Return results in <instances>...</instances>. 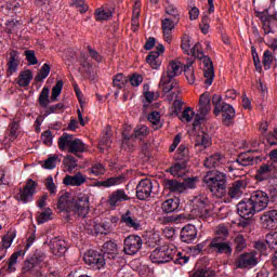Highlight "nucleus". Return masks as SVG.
Listing matches in <instances>:
<instances>
[{"label":"nucleus","mask_w":277,"mask_h":277,"mask_svg":"<svg viewBox=\"0 0 277 277\" xmlns=\"http://www.w3.org/2000/svg\"><path fill=\"white\" fill-rule=\"evenodd\" d=\"M57 209L78 215V217H87L90 213V194L79 193L76 197L70 198V194L65 193L58 198Z\"/></svg>","instance_id":"nucleus-1"},{"label":"nucleus","mask_w":277,"mask_h":277,"mask_svg":"<svg viewBox=\"0 0 277 277\" xmlns=\"http://www.w3.org/2000/svg\"><path fill=\"white\" fill-rule=\"evenodd\" d=\"M203 183L215 198H224L226 196V175L224 172H207L203 176Z\"/></svg>","instance_id":"nucleus-2"},{"label":"nucleus","mask_w":277,"mask_h":277,"mask_svg":"<svg viewBox=\"0 0 277 277\" xmlns=\"http://www.w3.org/2000/svg\"><path fill=\"white\" fill-rule=\"evenodd\" d=\"M192 53L188 55H193V57H197L203 64V77H205V84L211 85L213 83V79H215V69L213 68V62L209 56L205 55L202 52V45L200 43H196L190 49Z\"/></svg>","instance_id":"nucleus-3"},{"label":"nucleus","mask_w":277,"mask_h":277,"mask_svg":"<svg viewBox=\"0 0 277 277\" xmlns=\"http://www.w3.org/2000/svg\"><path fill=\"white\" fill-rule=\"evenodd\" d=\"M60 150H68L72 155H79V153H85V143L80 138H75L74 135L64 133L58 138Z\"/></svg>","instance_id":"nucleus-4"},{"label":"nucleus","mask_w":277,"mask_h":277,"mask_svg":"<svg viewBox=\"0 0 277 277\" xmlns=\"http://www.w3.org/2000/svg\"><path fill=\"white\" fill-rule=\"evenodd\" d=\"M47 260V253L40 249H37L30 256H28L24 266L22 267V274L26 276H36V272L40 269V265Z\"/></svg>","instance_id":"nucleus-5"},{"label":"nucleus","mask_w":277,"mask_h":277,"mask_svg":"<svg viewBox=\"0 0 277 277\" xmlns=\"http://www.w3.org/2000/svg\"><path fill=\"white\" fill-rule=\"evenodd\" d=\"M193 213L200 220H207L213 215L211 211V205L209 203V197L206 194H200L193 199Z\"/></svg>","instance_id":"nucleus-6"},{"label":"nucleus","mask_w":277,"mask_h":277,"mask_svg":"<svg viewBox=\"0 0 277 277\" xmlns=\"http://www.w3.org/2000/svg\"><path fill=\"white\" fill-rule=\"evenodd\" d=\"M173 258L174 249L170 248L169 246H162L160 248H157L149 255L151 263H156L158 265H161L163 263H170Z\"/></svg>","instance_id":"nucleus-7"},{"label":"nucleus","mask_w":277,"mask_h":277,"mask_svg":"<svg viewBox=\"0 0 277 277\" xmlns=\"http://www.w3.org/2000/svg\"><path fill=\"white\" fill-rule=\"evenodd\" d=\"M208 249L212 254H225L226 256H230V254H233L230 242L220 237H213L208 245Z\"/></svg>","instance_id":"nucleus-8"},{"label":"nucleus","mask_w":277,"mask_h":277,"mask_svg":"<svg viewBox=\"0 0 277 277\" xmlns=\"http://www.w3.org/2000/svg\"><path fill=\"white\" fill-rule=\"evenodd\" d=\"M249 200L258 213H260V211H265L267 205H269V196L263 190L252 192Z\"/></svg>","instance_id":"nucleus-9"},{"label":"nucleus","mask_w":277,"mask_h":277,"mask_svg":"<svg viewBox=\"0 0 277 277\" xmlns=\"http://www.w3.org/2000/svg\"><path fill=\"white\" fill-rule=\"evenodd\" d=\"M83 259L85 265H89L91 269H103L105 267V258L97 251H88Z\"/></svg>","instance_id":"nucleus-10"},{"label":"nucleus","mask_w":277,"mask_h":277,"mask_svg":"<svg viewBox=\"0 0 277 277\" xmlns=\"http://www.w3.org/2000/svg\"><path fill=\"white\" fill-rule=\"evenodd\" d=\"M142 250V238L140 236L131 235L124 239L123 242V252L132 256L137 254Z\"/></svg>","instance_id":"nucleus-11"},{"label":"nucleus","mask_w":277,"mask_h":277,"mask_svg":"<svg viewBox=\"0 0 277 277\" xmlns=\"http://www.w3.org/2000/svg\"><path fill=\"white\" fill-rule=\"evenodd\" d=\"M255 265H259V260L254 252L242 253L236 260V267L238 269H250L255 267Z\"/></svg>","instance_id":"nucleus-12"},{"label":"nucleus","mask_w":277,"mask_h":277,"mask_svg":"<svg viewBox=\"0 0 277 277\" xmlns=\"http://www.w3.org/2000/svg\"><path fill=\"white\" fill-rule=\"evenodd\" d=\"M153 196V182L150 179H144L136 185V198L138 200H148Z\"/></svg>","instance_id":"nucleus-13"},{"label":"nucleus","mask_w":277,"mask_h":277,"mask_svg":"<svg viewBox=\"0 0 277 277\" xmlns=\"http://www.w3.org/2000/svg\"><path fill=\"white\" fill-rule=\"evenodd\" d=\"M34 194H36V183L34 180H28L23 189L19 190L16 198L19 202L27 205L34 200Z\"/></svg>","instance_id":"nucleus-14"},{"label":"nucleus","mask_w":277,"mask_h":277,"mask_svg":"<svg viewBox=\"0 0 277 277\" xmlns=\"http://www.w3.org/2000/svg\"><path fill=\"white\" fill-rule=\"evenodd\" d=\"M50 252L54 256H64L68 250V245L66 240L62 239L61 237L52 238L49 243Z\"/></svg>","instance_id":"nucleus-15"},{"label":"nucleus","mask_w":277,"mask_h":277,"mask_svg":"<svg viewBox=\"0 0 277 277\" xmlns=\"http://www.w3.org/2000/svg\"><path fill=\"white\" fill-rule=\"evenodd\" d=\"M127 200H131V197L127 195L124 189H117L108 196L107 205L110 209H116V207H120V205L127 202Z\"/></svg>","instance_id":"nucleus-16"},{"label":"nucleus","mask_w":277,"mask_h":277,"mask_svg":"<svg viewBox=\"0 0 277 277\" xmlns=\"http://www.w3.org/2000/svg\"><path fill=\"white\" fill-rule=\"evenodd\" d=\"M182 72L183 64L181 62L171 61L167 71L162 74V83H166V81H172L174 77H179Z\"/></svg>","instance_id":"nucleus-17"},{"label":"nucleus","mask_w":277,"mask_h":277,"mask_svg":"<svg viewBox=\"0 0 277 277\" xmlns=\"http://www.w3.org/2000/svg\"><path fill=\"white\" fill-rule=\"evenodd\" d=\"M276 170V164L274 162H266L259 167L255 173V180L263 182L268 181V179H272V175L274 174Z\"/></svg>","instance_id":"nucleus-18"},{"label":"nucleus","mask_w":277,"mask_h":277,"mask_svg":"<svg viewBox=\"0 0 277 277\" xmlns=\"http://www.w3.org/2000/svg\"><path fill=\"white\" fill-rule=\"evenodd\" d=\"M88 182V176H85L81 172H77L74 175H66L63 180V185L69 186V187H81V185H84V183Z\"/></svg>","instance_id":"nucleus-19"},{"label":"nucleus","mask_w":277,"mask_h":277,"mask_svg":"<svg viewBox=\"0 0 277 277\" xmlns=\"http://www.w3.org/2000/svg\"><path fill=\"white\" fill-rule=\"evenodd\" d=\"M237 211H238V215H240V217H243V219L252 217V215H254L255 213H259V211L255 210L250 199H248L247 201H240L237 205Z\"/></svg>","instance_id":"nucleus-20"},{"label":"nucleus","mask_w":277,"mask_h":277,"mask_svg":"<svg viewBox=\"0 0 277 277\" xmlns=\"http://www.w3.org/2000/svg\"><path fill=\"white\" fill-rule=\"evenodd\" d=\"M166 51V47L163 44H158L155 51H151L149 55L146 57L147 64L154 69L157 70L161 66V61L159 60V55Z\"/></svg>","instance_id":"nucleus-21"},{"label":"nucleus","mask_w":277,"mask_h":277,"mask_svg":"<svg viewBox=\"0 0 277 277\" xmlns=\"http://www.w3.org/2000/svg\"><path fill=\"white\" fill-rule=\"evenodd\" d=\"M180 237L184 243H193L198 237V229H196V226L188 224L182 228Z\"/></svg>","instance_id":"nucleus-22"},{"label":"nucleus","mask_w":277,"mask_h":277,"mask_svg":"<svg viewBox=\"0 0 277 277\" xmlns=\"http://www.w3.org/2000/svg\"><path fill=\"white\" fill-rule=\"evenodd\" d=\"M261 222L263 228H267L268 230L274 229L277 226V210L266 211L261 216Z\"/></svg>","instance_id":"nucleus-23"},{"label":"nucleus","mask_w":277,"mask_h":277,"mask_svg":"<svg viewBox=\"0 0 277 277\" xmlns=\"http://www.w3.org/2000/svg\"><path fill=\"white\" fill-rule=\"evenodd\" d=\"M21 65V61L18 60V52L16 50H12L10 52V57L6 63V77H12L14 72L18 71V66Z\"/></svg>","instance_id":"nucleus-24"},{"label":"nucleus","mask_w":277,"mask_h":277,"mask_svg":"<svg viewBox=\"0 0 277 277\" xmlns=\"http://www.w3.org/2000/svg\"><path fill=\"white\" fill-rule=\"evenodd\" d=\"M180 120L181 122H192V120H194L193 129H198V127H200V119L198 118V115H196V113L192 107H186L182 111V115L180 116Z\"/></svg>","instance_id":"nucleus-25"},{"label":"nucleus","mask_w":277,"mask_h":277,"mask_svg":"<svg viewBox=\"0 0 277 277\" xmlns=\"http://www.w3.org/2000/svg\"><path fill=\"white\" fill-rule=\"evenodd\" d=\"M176 25H179V22L174 19H170L168 17L162 19L161 27L166 42H172V30L174 27H176Z\"/></svg>","instance_id":"nucleus-26"},{"label":"nucleus","mask_w":277,"mask_h":277,"mask_svg":"<svg viewBox=\"0 0 277 277\" xmlns=\"http://www.w3.org/2000/svg\"><path fill=\"white\" fill-rule=\"evenodd\" d=\"M262 23H263V29L265 34H272L274 29L277 27V17L276 15H265L262 14L260 16Z\"/></svg>","instance_id":"nucleus-27"},{"label":"nucleus","mask_w":277,"mask_h":277,"mask_svg":"<svg viewBox=\"0 0 277 277\" xmlns=\"http://www.w3.org/2000/svg\"><path fill=\"white\" fill-rule=\"evenodd\" d=\"M121 223L128 228H134V230H137V228L141 226L140 220L133 215L131 210H128L121 215Z\"/></svg>","instance_id":"nucleus-28"},{"label":"nucleus","mask_w":277,"mask_h":277,"mask_svg":"<svg viewBox=\"0 0 277 277\" xmlns=\"http://www.w3.org/2000/svg\"><path fill=\"white\" fill-rule=\"evenodd\" d=\"M164 189H168L172 194H185V185L183 182L176 180H164L163 182Z\"/></svg>","instance_id":"nucleus-29"},{"label":"nucleus","mask_w":277,"mask_h":277,"mask_svg":"<svg viewBox=\"0 0 277 277\" xmlns=\"http://www.w3.org/2000/svg\"><path fill=\"white\" fill-rule=\"evenodd\" d=\"M209 146H211V137H209V135L205 134V132L197 135L195 140V148L197 153H202V150L209 148Z\"/></svg>","instance_id":"nucleus-30"},{"label":"nucleus","mask_w":277,"mask_h":277,"mask_svg":"<svg viewBox=\"0 0 277 277\" xmlns=\"http://www.w3.org/2000/svg\"><path fill=\"white\" fill-rule=\"evenodd\" d=\"M122 183H124V176L119 175L95 182L94 187H116V185H122Z\"/></svg>","instance_id":"nucleus-31"},{"label":"nucleus","mask_w":277,"mask_h":277,"mask_svg":"<svg viewBox=\"0 0 277 277\" xmlns=\"http://www.w3.org/2000/svg\"><path fill=\"white\" fill-rule=\"evenodd\" d=\"M221 113H223V123L225 127H230L233 118H235V108L230 104H224Z\"/></svg>","instance_id":"nucleus-32"},{"label":"nucleus","mask_w":277,"mask_h":277,"mask_svg":"<svg viewBox=\"0 0 277 277\" xmlns=\"http://www.w3.org/2000/svg\"><path fill=\"white\" fill-rule=\"evenodd\" d=\"M224 163V156L222 154H214L206 158L205 168H220Z\"/></svg>","instance_id":"nucleus-33"},{"label":"nucleus","mask_w":277,"mask_h":277,"mask_svg":"<svg viewBox=\"0 0 277 277\" xmlns=\"http://www.w3.org/2000/svg\"><path fill=\"white\" fill-rule=\"evenodd\" d=\"M211 111V97L209 93H203L199 98V114L201 116H207Z\"/></svg>","instance_id":"nucleus-34"},{"label":"nucleus","mask_w":277,"mask_h":277,"mask_svg":"<svg viewBox=\"0 0 277 277\" xmlns=\"http://www.w3.org/2000/svg\"><path fill=\"white\" fill-rule=\"evenodd\" d=\"M243 187H246V183L243 181L238 180L234 182L232 187H229V190H228L229 198H239L241 194H243V192H241Z\"/></svg>","instance_id":"nucleus-35"},{"label":"nucleus","mask_w":277,"mask_h":277,"mask_svg":"<svg viewBox=\"0 0 277 277\" xmlns=\"http://www.w3.org/2000/svg\"><path fill=\"white\" fill-rule=\"evenodd\" d=\"M31 79H34V72H31V70L27 69L21 71L17 77V84L19 85V88H27V85L31 83Z\"/></svg>","instance_id":"nucleus-36"},{"label":"nucleus","mask_w":277,"mask_h":277,"mask_svg":"<svg viewBox=\"0 0 277 277\" xmlns=\"http://www.w3.org/2000/svg\"><path fill=\"white\" fill-rule=\"evenodd\" d=\"M170 172L172 176H175L177 179H181V176H185V172H187V162L180 160V162L173 164L170 168Z\"/></svg>","instance_id":"nucleus-37"},{"label":"nucleus","mask_w":277,"mask_h":277,"mask_svg":"<svg viewBox=\"0 0 277 277\" xmlns=\"http://www.w3.org/2000/svg\"><path fill=\"white\" fill-rule=\"evenodd\" d=\"M145 243L149 248H157L161 243V234L159 232H149L146 234Z\"/></svg>","instance_id":"nucleus-38"},{"label":"nucleus","mask_w":277,"mask_h":277,"mask_svg":"<svg viewBox=\"0 0 277 277\" xmlns=\"http://www.w3.org/2000/svg\"><path fill=\"white\" fill-rule=\"evenodd\" d=\"M180 203H181V201L179 200V198L167 199L162 203L161 209H162L163 213H174V211H176L179 209Z\"/></svg>","instance_id":"nucleus-39"},{"label":"nucleus","mask_w":277,"mask_h":277,"mask_svg":"<svg viewBox=\"0 0 277 277\" xmlns=\"http://www.w3.org/2000/svg\"><path fill=\"white\" fill-rule=\"evenodd\" d=\"M80 66L87 75H92V72H94V64L90 61V57L87 56L84 53L80 54Z\"/></svg>","instance_id":"nucleus-40"},{"label":"nucleus","mask_w":277,"mask_h":277,"mask_svg":"<svg viewBox=\"0 0 277 277\" xmlns=\"http://www.w3.org/2000/svg\"><path fill=\"white\" fill-rule=\"evenodd\" d=\"M147 119L150 122V124L153 126V129H155V131H157L158 129H161V127H163V123L161 122V114L157 110L151 111L148 115Z\"/></svg>","instance_id":"nucleus-41"},{"label":"nucleus","mask_w":277,"mask_h":277,"mask_svg":"<svg viewBox=\"0 0 277 277\" xmlns=\"http://www.w3.org/2000/svg\"><path fill=\"white\" fill-rule=\"evenodd\" d=\"M164 12L170 17H172V19L175 21L176 23H179V21H181V12H179V9L176 8V5H174L170 2H167L166 6H164Z\"/></svg>","instance_id":"nucleus-42"},{"label":"nucleus","mask_w":277,"mask_h":277,"mask_svg":"<svg viewBox=\"0 0 277 277\" xmlns=\"http://www.w3.org/2000/svg\"><path fill=\"white\" fill-rule=\"evenodd\" d=\"M236 163L242 166V168L254 166V158L250 154H240L236 159Z\"/></svg>","instance_id":"nucleus-43"},{"label":"nucleus","mask_w":277,"mask_h":277,"mask_svg":"<svg viewBox=\"0 0 277 277\" xmlns=\"http://www.w3.org/2000/svg\"><path fill=\"white\" fill-rule=\"evenodd\" d=\"M18 256H23V251L14 252L8 262V272L12 274L16 269V265H18Z\"/></svg>","instance_id":"nucleus-44"},{"label":"nucleus","mask_w":277,"mask_h":277,"mask_svg":"<svg viewBox=\"0 0 277 277\" xmlns=\"http://www.w3.org/2000/svg\"><path fill=\"white\" fill-rule=\"evenodd\" d=\"M234 246L237 252L246 250V248L248 247V243L246 242V237H243L242 234H237L234 237Z\"/></svg>","instance_id":"nucleus-45"},{"label":"nucleus","mask_w":277,"mask_h":277,"mask_svg":"<svg viewBox=\"0 0 277 277\" xmlns=\"http://www.w3.org/2000/svg\"><path fill=\"white\" fill-rule=\"evenodd\" d=\"M50 74H51V66H49V64L45 63V64L42 65L40 71L35 77V81L37 83H40L44 79H47V77H49Z\"/></svg>","instance_id":"nucleus-46"},{"label":"nucleus","mask_w":277,"mask_h":277,"mask_svg":"<svg viewBox=\"0 0 277 277\" xmlns=\"http://www.w3.org/2000/svg\"><path fill=\"white\" fill-rule=\"evenodd\" d=\"M111 16H114V13L109 9L105 10L103 8H100L95 11L96 21H109Z\"/></svg>","instance_id":"nucleus-47"},{"label":"nucleus","mask_w":277,"mask_h":277,"mask_svg":"<svg viewBox=\"0 0 277 277\" xmlns=\"http://www.w3.org/2000/svg\"><path fill=\"white\" fill-rule=\"evenodd\" d=\"M212 104L214 105L215 116H220V114H222V108L224 107V105H226V103L222 102L221 95L214 94L212 96Z\"/></svg>","instance_id":"nucleus-48"},{"label":"nucleus","mask_w":277,"mask_h":277,"mask_svg":"<svg viewBox=\"0 0 277 277\" xmlns=\"http://www.w3.org/2000/svg\"><path fill=\"white\" fill-rule=\"evenodd\" d=\"M177 160L187 163L189 161V147L180 145L177 148Z\"/></svg>","instance_id":"nucleus-49"},{"label":"nucleus","mask_w":277,"mask_h":277,"mask_svg":"<svg viewBox=\"0 0 277 277\" xmlns=\"http://www.w3.org/2000/svg\"><path fill=\"white\" fill-rule=\"evenodd\" d=\"M49 92H50V90H49L48 87H44L42 89V91L40 92V94H39V105L41 107H44V108L49 107V103H51V100H49Z\"/></svg>","instance_id":"nucleus-50"},{"label":"nucleus","mask_w":277,"mask_h":277,"mask_svg":"<svg viewBox=\"0 0 277 277\" xmlns=\"http://www.w3.org/2000/svg\"><path fill=\"white\" fill-rule=\"evenodd\" d=\"M159 88L162 89V92L164 94H170L174 88H176V82H173L172 80H167L163 83V76H161L160 82H159Z\"/></svg>","instance_id":"nucleus-51"},{"label":"nucleus","mask_w":277,"mask_h":277,"mask_svg":"<svg viewBox=\"0 0 277 277\" xmlns=\"http://www.w3.org/2000/svg\"><path fill=\"white\" fill-rule=\"evenodd\" d=\"M148 133H150V130H148V127H146L145 124H138L135 127L133 135L134 137L142 140V137H146Z\"/></svg>","instance_id":"nucleus-52"},{"label":"nucleus","mask_w":277,"mask_h":277,"mask_svg":"<svg viewBox=\"0 0 277 277\" xmlns=\"http://www.w3.org/2000/svg\"><path fill=\"white\" fill-rule=\"evenodd\" d=\"M192 64L194 62H189L186 65H184V75L188 81V83L194 84V81H196V77L194 76V68H192Z\"/></svg>","instance_id":"nucleus-53"},{"label":"nucleus","mask_w":277,"mask_h":277,"mask_svg":"<svg viewBox=\"0 0 277 277\" xmlns=\"http://www.w3.org/2000/svg\"><path fill=\"white\" fill-rule=\"evenodd\" d=\"M102 250L105 254H116L118 252V245L109 240L103 245Z\"/></svg>","instance_id":"nucleus-54"},{"label":"nucleus","mask_w":277,"mask_h":277,"mask_svg":"<svg viewBox=\"0 0 277 277\" xmlns=\"http://www.w3.org/2000/svg\"><path fill=\"white\" fill-rule=\"evenodd\" d=\"M128 82H129V79L124 77V75L122 74H117L113 79L114 87L118 88V90H122V88H124V84Z\"/></svg>","instance_id":"nucleus-55"},{"label":"nucleus","mask_w":277,"mask_h":277,"mask_svg":"<svg viewBox=\"0 0 277 277\" xmlns=\"http://www.w3.org/2000/svg\"><path fill=\"white\" fill-rule=\"evenodd\" d=\"M182 220H185V216L180 214V215H167V216H161L158 217V222L160 224H170L172 222H181Z\"/></svg>","instance_id":"nucleus-56"},{"label":"nucleus","mask_w":277,"mask_h":277,"mask_svg":"<svg viewBox=\"0 0 277 277\" xmlns=\"http://www.w3.org/2000/svg\"><path fill=\"white\" fill-rule=\"evenodd\" d=\"M57 163H60V156L54 155V156L49 157V158L44 161L43 168H44L45 170H53V169L57 166Z\"/></svg>","instance_id":"nucleus-57"},{"label":"nucleus","mask_w":277,"mask_h":277,"mask_svg":"<svg viewBox=\"0 0 277 277\" xmlns=\"http://www.w3.org/2000/svg\"><path fill=\"white\" fill-rule=\"evenodd\" d=\"M91 174L94 176H103L105 172H107V169H105V166L101 162H96L91 167Z\"/></svg>","instance_id":"nucleus-58"},{"label":"nucleus","mask_w":277,"mask_h":277,"mask_svg":"<svg viewBox=\"0 0 277 277\" xmlns=\"http://www.w3.org/2000/svg\"><path fill=\"white\" fill-rule=\"evenodd\" d=\"M97 229L102 235H109L114 230V225L107 219L98 225Z\"/></svg>","instance_id":"nucleus-59"},{"label":"nucleus","mask_w":277,"mask_h":277,"mask_svg":"<svg viewBox=\"0 0 277 277\" xmlns=\"http://www.w3.org/2000/svg\"><path fill=\"white\" fill-rule=\"evenodd\" d=\"M265 241L268 248L274 250L277 246V232H271L266 234Z\"/></svg>","instance_id":"nucleus-60"},{"label":"nucleus","mask_w":277,"mask_h":277,"mask_svg":"<svg viewBox=\"0 0 277 277\" xmlns=\"http://www.w3.org/2000/svg\"><path fill=\"white\" fill-rule=\"evenodd\" d=\"M215 235H216L215 237H219L220 239H223V240L228 239V235H229L228 227L222 224L216 226Z\"/></svg>","instance_id":"nucleus-61"},{"label":"nucleus","mask_w":277,"mask_h":277,"mask_svg":"<svg viewBox=\"0 0 277 277\" xmlns=\"http://www.w3.org/2000/svg\"><path fill=\"white\" fill-rule=\"evenodd\" d=\"M274 63V54L269 50H266L263 55L264 69L269 70L272 64Z\"/></svg>","instance_id":"nucleus-62"},{"label":"nucleus","mask_w":277,"mask_h":277,"mask_svg":"<svg viewBox=\"0 0 277 277\" xmlns=\"http://www.w3.org/2000/svg\"><path fill=\"white\" fill-rule=\"evenodd\" d=\"M64 166L67 167L68 172H72L75 170V168H77V159H75V157L72 156H67L64 160H63Z\"/></svg>","instance_id":"nucleus-63"},{"label":"nucleus","mask_w":277,"mask_h":277,"mask_svg":"<svg viewBox=\"0 0 277 277\" xmlns=\"http://www.w3.org/2000/svg\"><path fill=\"white\" fill-rule=\"evenodd\" d=\"M215 276L213 272L207 269H198L193 273L189 277H213Z\"/></svg>","instance_id":"nucleus-64"}]
</instances>
